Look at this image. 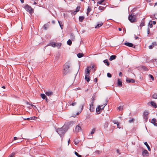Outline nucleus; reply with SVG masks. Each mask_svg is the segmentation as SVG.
<instances>
[{"label": "nucleus", "instance_id": "obj_1", "mask_svg": "<svg viewBox=\"0 0 157 157\" xmlns=\"http://www.w3.org/2000/svg\"><path fill=\"white\" fill-rule=\"evenodd\" d=\"M67 129V127L63 126L62 128H58L56 129V131L59 135L60 137L63 139L64 134Z\"/></svg>", "mask_w": 157, "mask_h": 157}, {"label": "nucleus", "instance_id": "obj_2", "mask_svg": "<svg viewBox=\"0 0 157 157\" xmlns=\"http://www.w3.org/2000/svg\"><path fill=\"white\" fill-rule=\"evenodd\" d=\"M70 67V66L68 63H66L64 64L63 65V75H66L69 72Z\"/></svg>", "mask_w": 157, "mask_h": 157}, {"label": "nucleus", "instance_id": "obj_3", "mask_svg": "<svg viewBox=\"0 0 157 157\" xmlns=\"http://www.w3.org/2000/svg\"><path fill=\"white\" fill-rule=\"evenodd\" d=\"M24 8L30 14H32L33 13V9L28 5L27 4L25 6Z\"/></svg>", "mask_w": 157, "mask_h": 157}, {"label": "nucleus", "instance_id": "obj_4", "mask_svg": "<svg viewBox=\"0 0 157 157\" xmlns=\"http://www.w3.org/2000/svg\"><path fill=\"white\" fill-rule=\"evenodd\" d=\"M128 18L129 21L132 23H134L136 21L135 15L132 14L129 15Z\"/></svg>", "mask_w": 157, "mask_h": 157}, {"label": "nucleus", "instance_id": "obj_5", "mask_svg": "<svg viewBox=\"0 0 157 157\" xmlns=\"http://www.w3.org/2000/svg\"><path fill=\"white\" fill-rule=\"evenodd\" d=\"M104 105V106H103L102 108L101 107V106L99 105L98 106L97 108L96 109V112L98 114H99L101 113V109H103L107 105V103L105 104Z\"/></svg>", "mask_w": 157, "mask_h": 157}, {"label": "nucleus", "instance_id": "obj_6", "mask_svg": "<svg viewBox=\"0 0 157 157\" xmlns=\"http://www.w3.org/2000/svg\"><path fill=\"white\" fill-rule=\"evenodd\" d=\"M90 68L89 67H87L86 68V70L85 71V76H89L90 74Z\"/></svg>", "mask_w": 157, "mask_h": 157}, {"label": "nucleus", "instance_id": "obj_7", "mask_svg": "<svg viewBox=\"0 0 157 157\" xmlns=\"http://www.w3.org/2000/svg\"><path fill=\"white\" fill-rule=\"evenodd\" d=\"M81 127L79 125H77L75 128V131L77 132H79L81 131Z\"/></svg>", "mask_w": 157, "mask_h": 157}, {"label": "nucleus", "instance_id": "obj_8", "mask_svg": "<svg viewBox=\"0 0 157 157\" xmlns=\"http://www.w3.org/2000/svg\"><path fill=\"white\" fill-rule=\"evenodd\" d=\"M126 81L128 83H134L135 82V80L132 79H130L127 78L126 80Z\"/></svg>", "mask_w": 157, "mask_h": 157}, {"label": "nucleus", "instance_id": "obj_9", "mask_svg": "<svg viewBox=\"0 0 157 157\" xmlns=\"http://www.w3.org/2000/svg\"><path fill=\"white\" fill-rule=\"evenodd\" d=\"M143 117L145 122H147V112H144L143 115Z\"/></svg>", "mask_w": 157, "mask_h": 157}, {"label": "nucleus", "instance_id": "obj_10", "mask_svg": "<svg viewBox=\"0 0 157 157\" xmlns=\"http://www.w3.org/2000/svg\"><path fill=\"white\" fill-rule=\"evenodd\" d=\"M94 103H91L90 105V112H93L94 110Z\"/></svg>", "mask_w": 157, "mask_h": 157}, {"label": "nucleus", "instance_id": "obj_11", "mask_svg": "<svg viewBox=\"0 0 157 157\" xmlns=\"http://www.w3.org/2000/svg\"><path fill=\"white\" fill-rule=\"evenodd\" d=\"M124 45L129 47L135 48V46L133 47V44L131 43L126 42L124 43Z\"/></svg>", "mask_w": 157, "mask_h": 157}, {"label": "nucleus", "instance_id": "obj_12", "mask_svg": "<svg viewBox=\"0 0 157 157\" xmlns=\"http://www.w3.org/2000/svg\"><path fill=\"white\" fill-rule=\"evenodd\" d=\"M157 45L156 43V42H153L152 44L149 46L148 47L149 49H152L154 47L156 46Z\"/></svg>", "mask_w": 157, "mask_h": 157}, {"label": "nucleus", "instance_id": "obj_13", "mask_svg": "<svg viewBox=\"0 0 157 157\" xmlns=\"http://www.w3.org/2000/svg\"><path fill=\"white\" fill-rule=\"evenodd\" d=\"M142 154L144 157H147V151L146 150H143Z\"/></svg>", "mask_w": 157, "mask_h": 157}, {"label": "nucleus", "instance_id": "obj_14", "mask_svg": "<svg viewBox=\"0 0 157 157\" xmlns=\"http://www.w3.org/2000/svg\"><path fill=\"white\" fill-rule=\"evenodd\" d=\"M156 120L155 118H153L151 120V123L153 124L155 126H157V123H156Z\"/></svg>", "mask_w": 157, "mask_h": 157}, {"label": "nucleus", "instance_id": "obj_15", "mask_svg": "<svg viewBox=\"0 0 157 157\" xmlns=\"http://www.w3.org/2000/svg\"><path fill=\"white\" fill-rule=\"evenodd\" d=\"M45 93L48 96L52 95L53 94L52 92L50 91H46Z\"/></svg>", "mask_w": 157, "mask_h": 157}, {"label": "nucleus", "instance_id": "obj_16", "mask_svg": "<svg viewBox=\"0 0 157 157\" xmlns=\"http://www.w3.org/2000/svg\"><path fill=\"white\" fill-rule=\"evenodd\" d=\"M56 43L54 42H51L50 43H49L48 45L47 46H52L54 48H55L56 47Z\"/></svg>", "mask_w": 157, "mask_h": 157}, {"label": "nucleus", "instance_id": "obj_17", "mask_svg": "<svg viewBox=\"0 0 157 157\" xmlns=\"http://www.w3.org/2000/svg\"><path fill=\"white\" fill-rule=\"evenodd\" d=\"M150 103L151 104V105L154 108H156L157 107V105H156L155 102L153 101H151Z\"/></svg>", "mask_w": 157, "mask_h": 157}, {"label": "nucleus", "instance_id": "obj_18", "mask_svg": "<svg viewBox=\"0 0 157 157\" xmlns=\"http://www.w3.org/2000/svg\"><path fill=\"white\" fill-rule=\"evenodd\" d=\"M103 24V23L102 22H101L100 23H98L96 26L95 27V28L96 29H98L102 26Z\"/></svg>", "mask_w": 157, "mask_h": 157}, {"label": "nucleus", "instance_id": "obj_19", "mask_svg": "<svg viewBox=\"0 0 157 157\" xmlns=\"http://www.w3.org/2000/svg\"><path fill=\"white\" fill-rule=\"evenodd\" d=\"M117 85L120 86H122V82L121 80L118 79V80Z\"/></svg>", "mask_w": 157, "mask_h": 157}, {"label": "nucleus", "instance_id": "obj_20", "mask_svg": "<svg viewBox=\"0 0 157 157\" xmlns=\"http://www.w3.org/2000/svg\"><path fill=\"white\" fill-rule=\"evenodd\" d=\"M116 56L115 55H112L110 56L109 60L110 61H112L113 59H116Z\"/></svg>", "mask_w": 157, "mask_h": 157}, {"label": "nucleus", "instance_id": "obj_21", "mask_svg": "<svg viewBox=\"0 0 157 157\" xmlns=\"http://www.w3.org/2000/svg\"><path fill=\"white\" fill-rule=\"evenodd\" d=\"M84 19V17L83 16H79V22H82Z\"/></svg>", "mask_w": 157, "mask_h": 157}, {"label": "nucleus", "instance_id": "obj_22", "mask_svg": "<svg viewBox=\"0 0 157 157\" xmlns=\"http://www.w3.org/2000/svg\"><path fill=\"white\" fill-rule=\"evenodd\" d=\"M91 10V8L90 6H88L87 9V14L88 15Z\"/></svg>", "mask_w": 157, "mask_h": 157}, {"label": "nucleus", "instance_id": "obj_23", "mask_svg": "<svg viewBox=\"0 0 157 157\" xmlns=\"http://www.w3.org/2000/svg\"><path fill=\"white\" fill-rule=\"evenodd\" d=\"M80 8V6H77L76 8V10L73 13L74 14H76L77 12L79 11Z\"/></svg>", "mask_w": 157, "mask_h": 157}, {"label": "nucleus", "instance_id": "obj_24", "mask_svg": "<svg viewBox=\"0 0 157 157\" xmlns=\"http://www.w3.org/2000/svg\"><path fill=\"white\" fill-rule=\"evenodd\" d=\"M84 55L82 53H79L77 54L78 57L79 58H81Z\"/></svg>", "mask_w": 157, "mask_h": 157}, {"label": "nucleus", "instance_id": "obj_25", "mask_svg": "<svg viewBox=\"0 0 157 157\" xmlns=\"http://www.w3.org/2000/svg\"><path fill=\"white\" fill-rule=\"evenodd\" d=\"M36 118V117H30V118H28L26 119L28 120H35ZM26 120V119H25Z\"/></svg>", "mask_w": 157, "mask_h": 157}, {"label": "nucleus", "instance_id": "obj_26", "mask_svg": "<svg viewBox=\"0 0 157 157\" xmlns=\"http://www.w3.org/2000/svg\"><path fill=\"white\" fill-rule=\"evenodd\" d=\"M103 62L105 63H106V65L108 66H109V62H108V59H105V60H104L103 61Z\"/></svg>", "mask_w": 157, "mask_h": 157}, {"label": "nucleus", "instance_id": "obj_27", "mask_svg": "<svg viewBox=\"0 0 157 157\" xmlns=\"http://www.w3.org/2000/svg\"><path fill=\"white\" fill-rule=\"evenodd\" d=\"M105 7H104L101 6H99L98 7V9L100 10L103 11L105 10Z\"/></svg>", "mask_w": 157, "mask_h": 157}, {"label": "nucleus", "instance_id": "obj_28", "mask_svg": "<svg viewBox=\"0 0 157 157\" xmlns=\"http://www.w3.org/2000/svg\"><path fill=\"white\" fill-rule=\"evenodd\" d=\"M85 79L86 81L87 82H89L90 80V78L89 76H85Z\"/></svg>", "mask_w": 157, "mask_h": 157}, {"label": "nucleus", "instance_id": "obj_29", "mask_svg": "<svg viewBox=\"0 0 157 157\" xmlns=\"http://www.w3.org/2000/svg\"><path fill=\"white\" fill-rule=\"evenodd\" d=\"M61 44H62L61 43H56V47H58V48H60V47H61Z\"/></svg>", "mask_w": 157, "mask_h": 157}, {"label": "nucleus", "instance_id": "obj_30", "mask_svg": "<svg viewBox=\"0 0 157 157\" xmlns=\"http://www.w3.org/2000/svg\"><path fill=\"white\" fill-rule=\"evenodd\" d=\"M41 97L44 99L46 98V95L44 94H41L40 95Z\"/></svg>", "mask_w": 157, "mask_h": 157}, {"label": "nucleus", "instance_id": "obj_31", "mask_svg": "<svg viewBox=\"0 0 157 157\" xmlns=\"http://www.w3.org/2000/svg\"><path fill=\"white\" fill-rule=\"evenodd\" d=\"M67 43L69 45H71L72 44V41L70 39H69L67 41Z\"/></svg>", "mask_w": 157, "mask_h": 157}, {"label": "nucleus", "instance_id": "obj_32", "mask_svg": "<svg viewBox=\"0 0 157 157\" xmlns=\"http://www.w3.org/2000/svg\"><path fill=\"white\" fill-rule=\"evenodd\" d=\"M15 155V152H12L8 157H13Z\"/></svg>", "mask_w": 157, "mask_h": 157}, {"label": "nucleus", "instance_id": "obj_33", "mask_svg": "<svg viewBox=\"0 0 157 157\" xmlns=\"http://www.w3.org/2000/svg\"><path fill=\"white\" fill-rule=\"evenodd\" d=\"M105 0H101L100 1H98L97 2V4L99 5H101L102 4V3Z\"/></svg>", "mask_w": 157, "mask_h": 157}, {"label": "nucleus", "instance_id": "obj_34", "mask_svg": "<svg viewBox=\"0 0 157 157\" xmlns=\"http://www.w3.org/2000/svg\"><path fill=\"white\" fill-rule=\"evenodd\" d=\"M58 22L59 24V25L61 29H63V25L61 24L62 23L60 21H59V20H58Z\"/></svg>", "mask_w": 157, "mask_h": 157}, {"label": "nucleus", "instance_id": "obj_35", "mask_svg": "<svg viewBox=\"0 0 157 157\" xmlns=\"http://www.w3.org/2000/svg\"><path fill=\"white\" fill-rule=\"evenodd\" d=\"M145 25V23L144 22V21L140 23V27H142L144 26Z\"/></svg>", "mask_w": 157, "mask_h": 157}, {"label": "nucleus", "instance_id": "obj_36", "mask_svg": "<svg viewBox=\"0 0 157 157\" xmlns=\"http://www.w3.org/2000/svg\"><path fill=\"white\" fill-rule=\"evenodd\" d=\"M148 76L149 77V78H151L152 81H154V77L152 75L150 74L148 75Z\"/></svg>", "mask_w": 157, "mask_h": 157}, {"label": "nucleus", "instance_id": "obj_37", "mask_svg": "<svg viewBox=\"0 0 157 157\" xmlns=\"http://www.w3.org/2000/svg\"><path fill=\"white\" fill-rule=\"evenodd\" d=\"M75 154L78 157H82V156L81 155H79L77 152L76 151L75 152Z\"/></svg>", "mask_w": 157, "mask_h": 157}, {"label": "nucleus", "instance_id": "obj_38", "mask_svg": "<svg viewBox=\"0 0 157 157\" xmlns=\"http://www.w3.org/2000/svg\"><path fill=\"white\" fill-rule=\"evenodd\" d=\"M153 98L156 99L157 98V94H154L152 96Z\"/></svg>", "mask_w": 157, "mask_h": 157}, {"label": "nucleus", "instance_id": "obj_39", "mask_svg": "<svg viewBox=\"0 0 157 157\" xmlns=\"http://www.w3.org/2000/svg\"><path fill=\"white\" fill-rule=\"evenodd\" d=\"M118 109H119L120 111L122 110L123 109V106H120L118 107Z\"/></svg>", "mask_w": 157, "mask_h": 157}, {"label": "nucleus", "instance_id": "obj_40", "mask_svg": "<svg viewBox=\"0 0 157 157\" xmlns=\"http://www.w3.org/2000/svg\"><path fill=\"white\" fill-rule=\"evenodd\" d=\"M152 24L151 23V22L149 21L148 23V26H149L150 28L152 27Z\"/></svg>", "mask_w": 157, "mask_h": 157}, {"label": "nucleus", "instance_id": "obj_41", "mask_svg": "<svg viewBox=\"0 0 157 157\" xmlns=\"http://www.w3.org/2000/svg\"><path fill=\"white\" fill-rule=\"evenodd\" d=\"M95 128H94L92 130V131H91L90 134L91 135L93 134L95 132Z\"/></svg>", "mask_w": 157, "mask_h": 157}, {"label": "nucleus", "instance_id": "obj_42", "mask_svg": "<svg viewBox=\"0 0 157 157\" xmlns=\"http://www.w3.org/2000/svg\"><path fill=\"white\" fill-rule=\"evenodd\" d=\"M79 141L77 139H76L74 141V143L76 145H77Z\"/></svg>", "mask_w": 157, "mask_h": 157}, {"label": "nucleus", "instance_id": "obj_43", "mask_svg": "<svg viewBox=\"0 0 157 157\" xmlns=\"http://www.w3.org/2000/svg\"><path fill=\"white\" fill-rule=\"evenodd\" d=\"M77 103L76 102H75V100H74L73 102L71 103V105L74 106Z\"/></svg>", "mask_w": 157, "mask_h": 157}, {"label": "nucleus", "instance_id": "obj_44", "mask_svg": "<svg viewBox=\"0 0 157 157\" xmlns=\"http://www.w3.org/2000/svg\"><path fill=\"white\" fill-rule=\"evenodd\" d=\"M107 76L109 78H111L112 77V75H111V74L109 73H107Z\"/></svg>", "mask_w": 157, "mask_h": 157}, {"label": "nucleus", "instance_id": "obj_45", "mask_svg": "<svg viewBox=\"0 0 157 157\" xmlns=\"http://www.w3.org/2000/svg\"><path fill=\"white\" fill-rule=\"evenodd\" d=\"M95 96H93L92 97V102L91 103H94V100H95Z\"/></svg>", "mask_w": 157, "mask_h": 157}, {"label": "nucleus", "instance_id": "obj_46", "mask_svg": "<svg viewBox=\"0 0 157 157\" xmlns=\"http://www.w3.org/2000/svg\"><path fill=\"white\" fill-rule=\"evenodd\" d=\"M142 68L144 71H146L147 70V67L144 66L142 67Z\"/></svg>", "mask_w": 157, "mask_h": 157}, {"label": "nucleus", "instance_id": "obj_47", "mask_svg": "<svg viewBox=\"0 0 157 157\" xmlns=\"http://www.w3.org/2000/svg\"><path fill=\"white\" fill-rule=\"evenodd\" d=\"M116 151H117V153L119 154V155H120L121 153V152H120V151L119 150V149H117V150H116Z\"/></svg>", "mask_w": 157, "mask_h": 157}, {"label": "nucleus", "instance_id": "obj_48", "mask_svg": "<svg viewBox=\"0 0 157 157\" xmlns=\"http://www.w3.org/2000/svg\"><path fill=\"white\" fill-rule=\"evenodd\" d=\"M113 123L115 124H118V123L119 122H118L117 121H115V120H114L113 121Z\"/></svg>", "mask_w": 157, "mask_h": 157}, {"label": "nucleus", "instance_id": "obj_49", "mask_svg": "<svg viewBox=\"0 0 157 157\" xmlns=\"http://www.w3.org/2000/svg\"><path fill=\"white\" fill-rule=\"evenodd\" d=\"M48 26V25H47ZM47 25H44V29L45 30H46L47 29Z\"/></svg>", "mask_w": 157, "mask_h": 157}, {"label": "nucleus", "instance_id": "obj_50", "mask_svg": "<svg viewBox=\"0 0 157 157\" xmlns=\"http://www.w3.org/2000/svg\"><path fill=\"white\" fill-rule=\"evenodd\" d=\"M84 106V104H82L80 108H81V111H82V110L83 109V107Z\"/></svg>", "mask_w": 157, "mask_h": 157}, {"label": "nucleus", "instance_id": "obj_51", "mask_svg": "<svg viewBox=\"0 0 157 157\" xmlns=\"http://www.w3.org/2000/svg\"><path fill=\"white\" fill-rule=\"evenodd\" d=\"M134 121V119L133 118H132V119L129 120V122L131 123L133 121Z\"/></svg>", "mask_w": 157, "mask_h": 157}, {"label": "nucleus", "instance_id": "obj_52", "mask_svg": "<svg viewBox=\"0 0 157 157\" xmlns=\"http://www.w3.org/2000/svg\"><path fill=\"white\" fill-rule=\"evenodd\" d=\"M151 22V23L152 24L155 25L156 24V22L155 21H150Z\"/></svg>", "mask_w": 157, "mask_h": 157}, {"label": "nucleus", "instance_id": "obj_53", "mask_svg": "<svg viewBox=\"0 0 157 157\" xmlns=\"http://www.w3.org/2000/svg\"><path fill=\"white\" fill-rule=\"evenodd\" d=\"M117 127L118 128H121V127L120 126V123L119 122L118 123V124H117Z\"/></svg>", "mask_w": 157, "mask_h": 157}, {"label": "nucleus", "instance_id": "obj_54", "mask_svg": "<svg viewBox=\"0 0 157 157\" xmlns=\"http://www.w3.org/2000/svg\"><path fill=\"white\" fill-rule=\"evenodd\" d=\"M72 103V102H71V101H69L68 102V103L70 105H71V104Z\"/></svg>", "mask_w": 157, "mask_h": 157}, {"label": "nucleus", "instance_id": "obj_55", "mask_svg": "<svg viewBox=\"0 0 157 157\" xmlns=\"http://www.w3.org/2000/svg\"><path fill=\"white\" fill-rule=\"evenodd\" d=\"M119 76L121 77H122V74L121 72H120L119 73Z\"/></svg>", "mask_w": 157, "mask_h": 157}, {"label": "nucleus", "instance_id": "obj_56", "mask_svg": "<svg viewBox=\"0 0 157 157\" xmlns=\"http://www.w3.org/2000/svg\"><path fill=\"white\" fill-rule=\"evenodd\" d=\"M97 81H98V79H97V78H94V81L95 82H97Z\"/></svg>", "mask_w": 157, "mask_h": 157}, {"label": "nucleus", "instance_id": "obj_57", "mask_svg": "<svg viewBox=\"0 0 157 157\" xmlns=\"http://www.w3.org/2000/svg\"><path fill=\"white\" fill-rule=\"evenodd\" d=\"M135 40H137L139 39V37H138L137 36H135Z\"/></svg>", "mask_w": 157, "mask_h": 157}, {"label": "nucleus", "instance_id": "obj_58", "mask_svg": "<svg viewBox=\"0 0 157 157\" xmlns=\"http://www.w3.org/2000/svg\"><path fill=\"white\" fill-rule=\"evenodd\" d=\"M148 150L149 151H151V149L150 148V147L148 145Z\"/></svg>", "mask_w": 157, "mask_h": 157}, {"label": "nucleus", "instance_id": "obj_59", "mask_svg": "<svg viewBox=\"0 0 157 157\" xmlns=\"http://www.w3.org/2000/svg\"><path fill=\"white\" fill-rule=\"evenodd\" d=\"M18 139L17 138V137H14V140H17Z\"/></svg>", "mask_w": 157, "mask_h": 157}, {"label": "nucleus", "instance_id": "obj_60", "mask_svg": "<svg viewBox=\"0 0 157 157\" xmlns=\"http://www.w3.org/2000/svg\"><path fill=\"white\" fill-rule=\"evenodd\" d=\"M145 145L146 146V147H147V142H145L144 143Z\"/></svg>", "mask_w": 157, "mask_h": 157}, {"label": "nucleus", "instance_id": "obj_61", "mask_svg": "<svg viewBox=\"0 0 157 157\" xmlns=\"http://www.w3.org/2000/svg\"><path fill=\"white\" fill-rule=\"evenodd\" d=\"M52 23L53 24H55V21L54 20H53L52 22Z\"/></svg>", "mask_w": 157, "mask_h": 157}, {"label": "nucleus", "instance_id": "obj_62", "mask_svg": "<svg viewBox=\"0 0 157 157\" xmlns=\"http://www.w3.org/2000/svg\"><path fill=\"white\" fill-rule=\"evenodd\" d=\"M21 1V2L22 3H23L24 2V0H20Z\"/></svg>", "mask_w": 157, "mask_h": 157}, {"label": "nucleus", "instance_id": "obj_63", "mask_svg": "<svg viewBox=\"0 0 157 157\" xmlns=\"http://www.w3.org/2000/svg\"><path fill=\"white\" fill-rule=\"evenodd\" d=\"M118 30L120 31H121V29L120 28H118Z\"/></svg>", "mask_w": 157, "mask_h": 157}, {"label": "nucleus", "instance_id": "obj_64", "mask_svg": "<svg viewBox=\"0 0 157 157\" xmlns=\"http://www.w3.org/2000/svg\"><path fill=\"white\" fill-rule=\"evenodd\" d=\"M149 5L150 6H152L153 5L152 4V3H149Z\"/></svg>", "mask_w": 157, "mask_h": 157}]
</instances>
